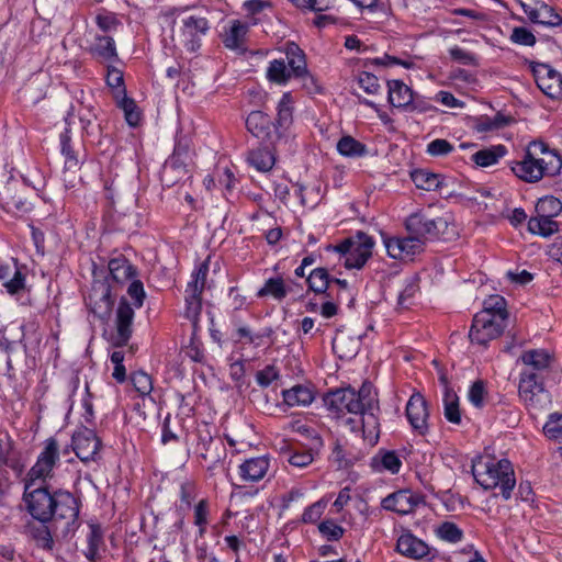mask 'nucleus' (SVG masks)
<instances>
[{
  "label": "nucleus",
  "mask_w": 562,
  "mask_h": 562,
  "mask_svg": "<svg viewBox=\"0 0 562 562\" xmlns=\"http://www.w3.org/2000/svg\"><path fill=\"white\" fill-rule=\"evenodd\" d=\"M389 102L396 108H407L413 102V91L401 80L387 81Z\"/></svg>",
  "instance_id": "30"
},
{
  "label": "nucleus",
  "mask_w": 562,
  "mask_h": 562,
  "mask_svg": "<svg viewBox=\"0 0 562 562\" xmlns=\"http://www.w3.org/2000/svg\"><path fill=\"white\" fill-rule=\"evenodd\" d=\"M485 397H486V387H485L484 381H482V380L475 381L470 386L469 392H468V398H469L470 403L473 406L481 408L484 405Z\"/></svg>",
  "instance_id": "55"
},
{
  "label": "nucleus",
  "mask_w": 562,
  "mask_h": 562,
  "mask_svg": "<svg viewBox=\"0 0 562 562\" xmlns=\"http://www.w3.org/2000/svg\"><path fill=\"white\" fill-rule=\"evenodd\" d=\"M319 532L329 541H337L344 536V528L333 520H324L318 526Z\"/></svg>",
  "instance_id": "60"
},
{
  "label": "nucleus",
  "mask_w": 562,
  "mask_h": 562,
  "mask_svg": "<svg viewBox=\"0 0 562 562\" xmlns=\"http://www.w3.org/2000/svg\"><path fill=\"white\" fill-rule=\"evenodd\" d=\"M293 77L284 59H273L267 68V79L277 85H285Z\"/></svg>",
  "instance_id": "40"
},
{
  "label": "nucleus",
  "mask_w": 562,
  "mask_h": 562,
  "mask_svg": "<svg viewBox=\"0 0 562 562\" xmlns=\"http://www.w3.org/2000/svg\"><path fill=\"white\" fill-rule=\"evenodd\" d=\"M517 363L524 366L520 373H530L546 379L552 363V356L546 349H529L520 355Z\"/></svg>",
  "instance_id": "14"
},
{
  "label": "nucleus",
  "mask_w": 562,
  "mask_h": 562,
  "mask_svg": "<svg viewBox=\"0 0 562 562\" xmlns=\"http://www.w3.org/2000/svg\"><path fill=\"white\" fill-rule=\"evenodd\" d=\"M447 222L438 217L436 220L428 218L424 214L415 213L407 217L406 228L413 237H418L423 240L426 237H436L439 234L440 226L446 225Z\"/></svg>",
  "instance_id": "19"
},
{
  "label": "nucleus",
  "mask_w": 562,
  "mask_h": 562,
  "mask_svg": "<svg viewBox=\"0 0 562 562\" xmlns=\"http://www.w3.org/2000/svg\"><path fill=\"white\" fill-rule=\"evenodd\" d=\"M271 120L268 114L262 111H252L246 119L247 130L256 137L267 139L270 143L279 140L271 130Z\"/></svg>",
  "instance_id": "23"
},
{
  "label": "nucleus",
  "mask_w": 562,
  "mask_h": 562,
  "mask_svg": "<svg viewBox=\"0 0 562 562\" xmlns=\"http://www.w3.org/2000/svg\"><path fill=\"white\" fill-rule=\"evenodd\" d=\"M536 211L538 214L548 216H555L562 211V203L559 199L554 196H544L542 199H539Z\"/></svg>",
  "instance_id": "51"
},
{
  "label": "nucleus",
  "mask_w": 562,
  "mask_h": 562,
  "mask_svg": "<svg viewBox=\"0 0 562 562\" xmlns=\"http://www.w3.org/2000/svg\"><path fill=\"white\" fill-rule=\"evenodd\" d=\"M109 270L112 279L119 283H124L137 276L136 268L124 257L111 259Z\"/></svg>",
  "instance_id": "34"
},
{
  "label": "nucleus",
  "mask_w": 562,
  "mask_h": 562,
  "mask_svg": "<svg viewBox=\"0 0 562 562\" xmlns=\"http://www.w3.org/2000/svg\"><path fill=\"white\" fill-rule=\"evenodd\" d=\"M60 446L56 438L49 437L43 442V449L36 462L24 479L23 501L26 509L35 520L50 521L54 509L55 493H50L46 481L54 475V468L59 461Z\"/></svg>",
  "instance_id": "1"
},
{
  "label": "nucleus",
  "mask_w": 562,
  "mask_h": 562,
  "mask_svg": "<svg viewBox=\"0 0 562 562\" xmlns=\"http://www.w3.org/2000/svg\"><path fill=\"white\" fill-rule=\"evenodd\" d=\"M209 503L206 499H201L194 507L193 522L199 528V535L202 537L209 525Z\"/></svg>",
  "instance_id": "50"
},
{
  "label": "nucleus",
  "mask_w": 562,
  "mask_h": 562,
  "mask_svg": "<svg viewBox=\"0 0 562 562\" xmlns=\"http://www.w3.org/2000/svg\"><path fill=\"white\" fill-rule=\"evenodd\" d=\"M510 41L522 46H533L537 42L532 32L524 26H516L513 29Z\"/></svg>",
  "instance_id": "58"
},
{
  "label": "nucleus",
  "mask_w": 562,
  "mask_h": 562,
  "mask_svg": "<svg viewBox=\"0 0 562 562\" xmlns=\"http://www.w3.org/2000/svg\"><path fill=\"white\" fill-rule=\"evenodd\" d=\"M333 349L341 359H351L360 349V337H352L346 333H337L333 339Z\"/></svg>",
  "instance_id": "28"
},
{
  "label": "nucleus",
  "mask_w": 562,
  "mask_h": 562,
  "mask_svg": "<svg viewBox=\"0 0 562 562\" xmlns=\"http://www.w3.org/2000/svg\"><path fill=\"white\" fill-rule=\"evenodd\" d=\"M493 316H502L503 322L507 323L508 312L506 310V301L501 295H491L483 303V310Z\"/></svg>",
  "instance_id": "45"
},
{
  "label": "nucleus",
  "mask_w": 562,
  "mask_h": 562,
  "mask_svg": "<svg viewBox=\"0 0 562 562\" xmlns=\"http://www.w3.org/2000/svg\"><path fill=\"white\" fill-rule=\"evenodd\" d=\"M412 180L418 189L435 191L442 188L445 178L439 173L420 169L412 172Z\"/></svg>",
  "instance_id": "36"
},
{
  "label": "nucleus",
  "mask_w": 562,
  "mask_h": 562,
  "mask_svg": "<svg viewBox=\"0 0 562 562\" xmlns=\"http://www.w3.org/2000/svg\"><path fill=\"white\" fill-rule=\"evenodd\" d=\"M443 413L448 422L452 424H460L461 413L459 408V397L453 390L443 392Z\"/></svg>",
  "instance_id": "41"
},
{
  "label": "nucleus",
  "mask_w": 562,
  "mask_h": 562,
  "mask_svg": "<svg viewBox=\"0 0 562 562\" xmlns=\"http://www.w3.org/2000/svg\"><path fill=\"white\" fill-rule=\"evenodd\" d=\"M2 285L4 286L9 294H18L20 291L24 289L25 277L19 269H15L12 277L7 279Z\"/></svg>",
  "instance_id": "64"
},
{
  "label": "nucleus",
  "mask_w": 562,
  "mask_h": 562,
  "mask_svg": "<svg viewBox=\"0 0 562 562\" xmlns=\"http://www.w3.org/2000/svg\"><path fill=\"white\" fill-rule=\"evenodd\" d=\"M106 83L116 92V98L126 93L123 72L120 69L111 66L108 67Z\"/></svg>",
  "instance_id": "52"
},
{
  "label": "nucleus",
  "mask_w": 562,
  "mask_h": 562,
  "mask_svg": "<svg viewBox=\"0 0 562 562\" xmlns=\"http://www.w3.org/2000/svg\"><path fill=\"white\" fill-rule=\"evenodd\" d=\"M358 83L369 94H375L381 89L378 77L368 71L359 74Z\"/></svg>",
  "instance_id": "63"
},
{
  "label": "nucleus",
  "mask_w": 562,
  "mask_h": 562,
  "mask_svg": "<svg viewBox=\"0 0 562 562\" xmlns=\"http://www.w3.org/2000/svg\"><path fill=\"white\" fill-rule=\"evenodd\" d=\"M507 153L504 145H495L481 149L472 155V160L480 167L495 165Z\"/></svg>",
  "instance_id": "39"
},
{
  "label": "nucleus",
  "mask_w": 562,
  "mask_h": 562,
  "mask_svg": "<svg viewBox=\"0 0 562 562\" xmlns=\"http://www.w3.org/2000/svg\"><path fill=\"white\" fill-rule=\"evenodd\" d=\"M127 294L133 300L134 307L139 308L143 306L146 293L142 281L133 278L127 288Z\"/></svg>",
  "instance_id": "61"
},
{
  "label": "nucleus",
  "mask_w": 562,
  "mask_h": 562,
  "mask_svg": "<svg viewBox=\"0 0 562 562\" xmlns=\"http://www.w3.org/2000/svg\"><path fill=\"white\" fill-rule=\"evenodd\" d=\"M439 538L451 543L461 541L463 532L453 522L446 521L437 530Z\"/></svg>",
  "instance_id": "53"
},
{
  "label": "nucleus",
  "mask_w": 562,
  "mask_h": 562,
  "mask_svg": "<svg viewBox=\"0 0 562 562\" xmlns=\"http://www.w3.org/2000/svg\"><path fill=\"white\" fill-rule=\"evenodd\" d=\"M562 158L559 154H550V157L537 158L530 151L521 161L512 166V171L521 180L530 183L538 182L543 177H554L560 173Z\"/></svg>",
  "instance_id": "3"
},
{
  "label": "nucleus",
  "mask_w": 562,
  "mask_h": 562,
  "mask_svg": "<svg viewBox=\"0 0 562 562\" xmlns=\"http://www.w3.org/2000/svg\"><path fill=\"white\" fill-rule=\"evenodd\" d=\"M374 241L371 236L363 232H358L339 245L335 250L344 257V265L347 269H360L372 255Z\"/></svg>",
  "instance_id": "7"
},
{
  "label": "nucleus",
  "mask_w": 562,
  "mask_h": 562,
  "mask_svg": "<svg viewBox=\"0 0 562 562\" xmlns=\"http://www.w3.org/2000/svg\"><path fill=\"white\" fill-rule=\"evenodd\" d=\"M86 304L98 318L108 319L113 305L109 286L105 284L93 286L91 293L86 297Z\"/></svg>",
  "instance_id": "21"
},
{
  "label": "nucleus",
  "mask_w": 562,
  "mask_h": 562,
  "mask_svg": "<svg viewBox=\"0 0 562 562\" xmlns=\"http://www.w3.org/2000/svg\"><path fill=\"white\" fill-rule=\"evenodd\" d=\"M418 291V284L416 279L411 278L406 281L404 289L400 292L397 297V304L400 307L407 308L411 299H413Z\"/></svg>",
  "instance_id": "62"
},
{
  "label": "nucleus",
  "mask_w": 562,
  "mask_h": 562,
  "mask_svg": "<svg viewBox=\"0 0 562 562\" xmlns=\"http://www.w3.org/2000/svg\"><path fill=\"white\" fill-rule=\"evenodd\" d=\"M282 397L289 406H308L314 401L315 395L310 386L297 384L289 390H283Z\"/></svg>",
  "instance_id": "32"
},
{
  "label": "nucleus",
  "mask_w": 562,
  "mask_h": 562,
  "mask_svg": "<svg viewBox=\"0 0 562 562\" xmlns=\"http://www.w3.org/2000/svg\"><path fill=\"white\" fill-rule=\"evenodd\" d=\"M247 160L258 171L267 172L274 166L276 156L273 149L259 147L249 151Z\"/></svg>",
  "instance_id": "35"
},
{
  "label": "nucleus",
  "mask_w": 562,
  "mask_h": 562,
  "mask_svg": "<svg viewBox=\"0 0 562 562\" xmlns=\"http://www.w3.org/2000/svg\"><path fill=\"white\" fill-rule=\"evenodd\" d=\"M209 267L206 263H202L196 271L192 274V281L188 283L186 294L201 296L204 289Z\"/></svg>",
  "instance_id": "46"
},
{
  "label": "nucleus",
  "mask_w": 562,
  "mask_h": 562,
  "mask_svg": "<svg viewBox=\"0 0 562 562\" xmlns=\"http://www.w3.org/2000/svg\"><path fill=\"white\" fill-rule=\"evenodd\" d=\"M13 188L7 187L5 192L3 194L0 193V205L8 212L25 211L26 201L21 196L13 195Z\"/></svg>",
  "instance_id": "48"
},
{
  "label": "nucleus",
  "mask_w": 562,
  "mask_h": 562,
  "mask_svg": "<svg viewBox=\"0 0 562 562\" xmlns=\"http://www.w3.org/2000/svg\"><path fill=\"white\" fill-rule=\"evenodd\" d=\"M194 452L201 465L211 475H215L217 471L224 470L227 450L221 438L212 437L207 430H199Z\"/></svg>",
  "instance_id": "6"
},
{
  "label": "nucleus",
  "mask_w": 562,
  "mask_h": 562,
  "mask_svg": "<svg viewBox=\"0 0 562 562\" xmlns=\"http://www.w3.org/2000/svg\"><path fill=\"white\" fill-rule=\"evenodd\" d=\"M390 257L400 260H412L413 257L423 250L424 241L418 237L398 238L392 237L384 240Z\"/></svg>",
  "instance_id": "17"
},
{
  "label": "nucleus",
  "mask_w": 562,
  "mask_h": 562,
  "mask_svg": "<svg viewBox=\"0 0 562 562\" xmlns=\"http://www.w3.org/2000/svg\"><path fill=\"white\" fill-rule=\"evenodd\" d=\"M89 50L92 56L103 61H113L117 58L115 42L111 36L97 35Z\"/></svg>",
  "instance_id": "33"
},
{
  "label": "nucleus",
  "mask_w": 562,
  "mask_h": 562,
  "mask_svg": "<svg viewBox=\"0 0 562 562\" xmlns=\"http://www.w3.org/2000/svg\"><path fill=\"white\" fill-rule=\"evenodd\" d=\"M133 319L134 308L128 304L125 297H122L116 310V334L112 338V344L114 346L121 347L127 344L132 336Z\"/></svg>",
  "instance_id": "16"
},
{
  "label": "nucleus",
  "mask_w": 562,
  "mask_h": 562,
  "mask_svg": "<svg viewBox=\"0 0 562 562\" xmlns=\"http://www.w3.org/2000/svg\"><path fill=\"white\" fill-rule=\"evenodd\" d=\"M531 72L538 88L548 97L558 99L562 95V76L548 64L531 63Z\"/></svg>",
  "instance_id": "11"
},
{
  "label": "nucleus",
  "mask_w": 562,
  "mask_h": 562,
  "mask_svg": "<svg viewBox=\"0 0 562 562\" xmlns=\"http://www.w3.org/2000/svg\"><path fill=\"white\" fill-rule=\"evenodd\" d=\"M407 419L418 434L424 435L428 430V404L419 393H414L406 404Z\"/></svg>",
  "instance_id": "18"
},
{
  "label": "nucleus",
  "mask_w": 562,
  "mask_h": 562,
  "mask_svg": "<svg viewBox=\"0 0 562 562\" xmlns=\"http://www.w3.org/2000/svg\"><path fill=\"white\" fill-rule=\"evenodd\" d=\"M520 7L532 23L548 27H555L562 24V16L554 8L543 1L537 0L531 4L520 1Z\"/></svg>",
  "instance_id": "15"
},
{
  "label": "nucleus",
  "mask_w": 562,
  "mask_h": 562,
  "mask_svg": "<svg viewBox=\"0 0 562 562\" xmlns=\"http://www.w3.org/2000/svg\"><path fill=\"white\" fill-rule=\"evenodd\" d=\"M89 529L90 531L87 536L88 547L83 554L90 562H97L100 559V548L103 546V532L98 524H90Z\"/></svg>",
  "instance_id": "37"
},
{
  "label": "nucleus",
  "mask_w": 562,
  "mask_h": 562,
  "mask_svg": "<svg viewBox=\"0 0 562 562\" xmlns=\"http://www.w3.org/2000/svg\"><path fill=\"white\" fill-rule=\"evenodd\" d=\"M286 288L282 278H270L265 282V285L258 291L259 297L272 296L273 299L281 301L286 296Z\"/></svg>",
  "instance_id": "43"
},
{
  "label": "nucleus",
  "mask_w": 562,
  "mask_h": 562,
  "mask_svg": "<svg viewBox=\"0 0 562 562\" xmlns=\"http://www.w3.org/2000/svg\"><path fill=\"white\" fill-rule=\"evenodd\" d=\"M472 474L484 490L501 488L504 499H509L516 485L512 463L507 459L496 460L493 457H479L472 463Z\"/></svg>",
  "instance_id": "2"
},
{
  "label": "nucleus",
  "mask_w": 562,
  "mask_h": 562,
  "mask_svg": "<svg viewBox=\"0 0 562 562\" xmlns=\"http://www.w3.org/2000/svg\"><path fill=\"white\" fill-rule=\"evenodd\" d=\"M209 29V21L203 16L190 15L182 19L179 44L189 52L198 50L201 46V37L206 34Z\"/></svg>",
  "instance_id": "12"
},
{
  "label": "nucleus",
  "mask_w": 562,
  "mask_h": 562,
  "mask_svg": "<svg viewBox=\"0 0 562 562\" xmlns=\"http://www.w3.org/2000/svg\"><path fill=\"white\" fill-rule=\"evenodd\" d=\"M422 503V497L408 490L397 491L382 501V507L401 515H407Z\"/></svg>",
  "instance_id": "20"
},
{
  "label": "nucleus",
  "mask_w": 562,
  "mask_h": 562,
  "mask_svg": "<svg viewBox=\"0 0 562 562\" xmlns=\"http://www.w3.org/2000/svg\"><path fill=\"white\" fill-rule=\"evenodd\" d=\"M247 32V23L239 20L231 21L229 27L223 36V43L225 47L234 50L243 49Z\"/></svg>",
  "instance_id": "31"
},
{
  "label": "nucleus",
  "mask_w": 562,
  "mask_h": 562,
  "mask_svg": "<svg viewBox=\"0 0 562 562\" xmlns=\"http://www.w3.org/2000/svg\"><path fill=\"white\" fill-rule=\"evenodd\" d=\"M135 390L142 395H148L153 391L151 378L144 371L134 372L131 376Z\"/></svg>",
  "instance_id": "56"
},
{
  "label": "nucleus",
  "mask_w": 562,
  "mask_h": 562,
  "mask_svg": "<svg viewBox=\"0 0 562 562\" xmlns=\"http://www.w3.org/2000/svg\"><path fill=\"white\" fill-rule=\"evenodd\" d=\"M52 513V528L55 537L67 538L78 526L79 507L77 499L69 492H56Z\"/></svg>",
  "instance_id": "4"
},
{
  "label": "nucleus",
  "mask_w": 562,
  "mask_h": 562,
  "mask_svg": "<svg viewBox=\"0 0 562 562\" xmlns=\"http://www.w3.org/2000/svg\"><path fill=\"white\" fill-rule=\"evenodd\" d=\"M326 407L336 413L358 414L361 411L360 401L353 389H339L329 392L324 398Z\"/></svg>",
  "instance_id": "13"
},
{
  "label": "nucleus",
  "mask_w": 562,
  "mask_h": 562,
  "mask_svg": "<svg viewBox=\"0 0 562 562\" xmlns=\"http://www.w3.org/2000/svg\"><path fill=\"white\" fill-rule=\"evenodd\" d=\"M544 380L530 373H519L518 396L529 412H543L552 403L550 392L544 386Z\"/></svg>",
  "instance_id": "5"
},
{
  "label": "nucleus",
  "mask_w": 562,
  "mask_h": 562,
  "mask_svg": "<svg viewBox=\"0 0 562 562\" xmlns=\"http://www.w3.org/2000/svg\"><path fill=\"white\" fill-rule=\"evenodd\" d=\"M117 105L124 112L125 120L128 125L137 126L140 121V112L135 101L125 94L117 98Z\"/></svg>",
  "instance_id": "44"
},
{
  "label": "nucleus",
  "mask_w": 562,
  "mask_h": 562,
  "mask_svg": "<svg viewBox=\"0 0 562 562\" xmlns=\"http://www.w3.org/2000/svg\"><path fill=\"white\" fill-rule=\"evenodd\" d=\"M378 411L379 409H363L358 413L360 414L362 439L370 447L375 446L380 438Z\"/></svg>",
  "instance_id": "26"
},
{
  "label": "nucleus",
  "mask_w": 562,
  "mask_h": 562,
  "mask_svg": "<svg viewBox=\"0 0 562 562\" xmlns=\"http://www.w3.org/2000/svg\"><path fill=\"white\" fill-rule=\"evenodd\" d=\"M544 435L551 439L561 442L562 441V414L553 413L549 416L547 423L543 426Z\"/></svg>",
  "instance_id": "49"
},
{
  "label": "nucleus",
  "mask_w": 562,
  "mask_h": 562,
  "mask_svg": "<svg viewBox=\"0 0 562 562\" xmlns=\"http://www.w3.org/2000/svg\"><path fill=\"white\" fill-rule=\"evenodd\" d=\"M240 476L246 481L257 482L266 475L269 469L267 457H257L246 460L240 467Z\"/></svg>",
  "instance_id": "29"
},
{
  "label": "nucleus",
  "mask_w": 562,
  "mask_h": 562,
  "mask_svg": "<svg viewBox=\"0 0 562 562\" xmlns=\"http://www.w3.org/2000/svg\"><path fill=\"white\" fill-rule=\"evenodd\" d=\"M48 521L31 520L24 526V533L26 537L35 541L36 546L52 550L54 547V529L47 526Z\"/></svg>",
  "instance_id": "24"
},
{
  "label": "nucleus",
  "mask_w": 562,
  "mask_h": 562,
  "mask_svg": "<svg viewBox=\"0 0 562 562\" xmlns=\"http://www.w3.org/2000/svg\"><path fill=\"white\" fill-rule=\"evenodd\" d=\"M528 229L535 235L549 237L559 231V224L553 221L551 216H548V214H538V216L529 220Z\"/></svg>",
  "instance_id": "38"
},
{
  "label": "nucleus",
  "mask_w": 562,
  "mask_h": 562,
  "mask_svg": "<svg viewBox=\"0 0 562 562\" xmlns=\"http://www.w3.org/2000/svg\"><path fill=\"white\" fill-rule=\"evenodd\" d=\"M337 150L346 157H361L366 155L367 147L351 136H344L337 143Z\"/></svg>",
  "instance_id": "42"
},
{
  "label": "nucleus",
  "mask_w": 562,
  "mask_h": 562,
  "mask_svg": "<svg viewBox=\"0 0 562 562\" xmlns=\"http://www.w3.org/2000/svg\"><path fill=\"white\" fill-rule=\"evenodd\" d=\"M396 550L411 559H422L429 553L428 546L407 531L400 536L396 543Z\"/></svg>",
  "instance_id": "25"
},
{
  "label": "nucleus",
  "mask_w": 562,
  "mask_h": 562,
  "mask_svg": "<svg viewBox=\"0 0 562 562\" xmlns=\"http://www.w3.org/2000/svg\"><path fill=\"white\" fill-rule=\"evenodd\" d=\"M288 68L293 77L304 81H311L314 85V77L307 70L304 52L293 42L286 43L284 47Z\"/></svg>",
  "instance_id": "22"
},
{
  "label": "nucleus",
  "mask_w": 562,
  "mask_h": 562,
  "mask_svg": "<svg viewBox=\"0 0 562 562\" xmlns=\"http://www.w3.org/2000/svg\"><path fill=\"white\" fill-rule=\"evenodd\" d=\"M507 323L503 322L502 316H493L487 312L475 314L469 337L472 344L486 346L491 340L498 338Z\"/></svg>",
  "instance_id": "8"
},
{
  "label": "nucleus",
  "mask_w": 562,
  "mask_h": 562,
  "mask_svg": "<svg viewBox=\"0 0 562 562\" xmlns=\"http://www.w3.org/2000/svg\"><path fill=\"white\" fill-rule=\"evenodd\" d=\"M358 459L357 456L351 454L346 450V448L339 443L336 442L333 452H331V460L337 463L339 468H348L350 467L356 460Z\"/></svg>",
  "instance_id": "54"
},
{
  "label": "nucleus",
  "mask_w": 562,
  "mask_h": 562,
  "mask_svg": "<svg viewBox=\"0 0 562 562\" xmlns=\"http://www.w3.org/2000/svg\"><path fill=\"white\" fill-rule=\"evenodd\" d=\"M72 449L76 456L83 462H97L100 460V450L102 442L97 434L89 429L82 428L72 435Z\"/></svg>",
  "instance_id": "10"
},
{
  "label": "nucleus",
  "mask_w": 562,
  "mask_h": 562,
  "mask_svg": "<svg viewBox=\"0 0 562 562\" xmlns=\"http://www.w3.org/2000/svg\"><path fill=\"white\" fill-rule=\"evenodd\" d=\"M356 394L360 401L361 411L379 409L378 402L372 393V386L370 384L364 383Z\"/></svg>",
  "instance_id": "57"
},
{
  "label": "nucleus",
  "mask_w": 562,
  "mask_h": 562,
  "mask_svg": "<svg viewBox=\"0 0 562 562\" xmlns=\"http://www.w3.org/2000/svg\"><path fill=\"white\" fill-rule=\"evenodd\" d=\"M292 97L289 92L284 93L278 104V113L273 125V133L278 139L282 137V131H285L292 124Z\"/></svg>",
  "instance_id": "27"
},
{
  "label": "nucleus",
  "mask_w": 562,
  "mask_h": 562,
  "mask_svg": "<svg viewBox=\"0 0 562 562\" xmlns=\"http://www.w3.org/2000/svg\"><path fill=\"white\" fill-rule=\"evenodd\" d=\"M191 157L187 146L177 145L172 155L166 160L161 169V181L166 187H172L190 178L189 165Z\"/></svg>",
  "instance_id": "9"
},
{
  "label": "nucleus",
  "mask_w": 562,
  "mask_h": 562,
  "mask_svg": "<svg viewBox=\"0 0 562 562\" xmlns=\"http://www.w3.org/2000/svg\"><path fill=\"white\" fill-rule=\"evenodd\" d=\"M329 282L330 280L328 272L324 268L314 269L307 278L310 289L316 293L325 292L329 285Z\"/></svg>",
  "instance_id": "47"
},
{
  "label": "nucleus",
  "mask_w": 562,
  "mask_h": 562,
  "mask_svg": "<svg viewBox=\"0 0 562 562\" xmlns=\"http://www.w3.org/2000/svg\"><path fill=\"white\" fill-rule=\"evenodd\" d=\"M202 308L201 296L186 294V316L196 326Z\"/></svg>",
  "instance_id": "59"
}]
</instances>
